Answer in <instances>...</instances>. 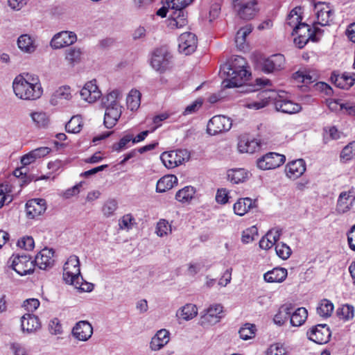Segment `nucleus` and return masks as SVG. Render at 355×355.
I'll return each instance as SVG.
<instances>
[{
  "label": "nucleus",
  "mask_w": 355,
  "mask_h": 355,
  "mask_svg": "<svg viewBox=\"0 0 355 355\" xmlns=\"http://www.w3.org/2000/svg\"><path fill=\"white\" fill-rule=\"evenodd\" d=\"M170 333L165 329L157 331L150 342V349L152 351H158L162 349L170 340Z\"/></svg>",
  "instance_id": "a878e982"
},
{
  "label": "nucleus",
  "mask_w": 355,
  "mask_h": 355,
  "mask_svg": "<svg viewBox=\"0 0 355 355\" xmlns=\"http://www.w3.org/2000/svg\"><path fill=\"white\" fill-rule=\"evenodd\" d=\"M77 40L76 35L71 31H61L55 34L51 40L50 45L53 49L69 46Z\"/></svg>",
  "instance_id": "dca6fc26"
},
{
  "label": "nucleus",
  "mask_w": 355,
  "mask_h": 355,
  "mask_svg": "<svg viewBox=\"0 0 355 355\" xmlns=\"http://www.w3.org/2000/svg\"><path fill=\"white\" fill-rule=\"evenodd\" d=\"M83 51L80 48L69 47L65 50V60L71 67H74L81 61Z\"/></svg>",
  "instance_id": "f704fd0d"
},
{
  "label": "nucleus",
  "mask_w": 355,
  "mask_h": 355,
  "mask_svg": "<svg viewBox=\"0 0 355 355\" xmlns=\"http://www.w3.org/2000/svg\"><path fill=\"white\" fill-rule=\"evenodd\" d=\"M10 349L13 355H28V352L26 347L20 343H12Z\"/></svg>",
  "instance_id": "69168bd1"
},
{
  "label": "nucleus",
  "mask_w": 355,
  "mask_h": 355,
  "mask_svg": "<svg viewBox=\"0 0 355 355\" xmlns=\"http://www.w3.org/2000/svg\"><path fill=\"white\" fill-rule=\"evenodd\" d=\"M198 314V309L193 304H187L182 306L177 313V315L184 320H189L196 317Z\"/></svg>",
  "instance_id": "ea45409f"
},
{
  "label": "nucleus",
  "mask_w": 355,
  "mask_h": 355,
  "mask_svg": "<svg viewBox=\"0 0 355 355\" xmlns=\"http://www.w3.org/2000/svg\"><path fill=\"white\" fill-rule=\"evenodd\" d=\"M80 96L84 101L89 103H94L101 96V92L96 85V80L85 83L80 90Z\"/></svg>",
  "instance_id": "6ab92c4d"
},
{
  "label": "nucleus",
  "mask_w": 355,
  "mask_h": 355,
  "mask_svg": "<svg viewBox=\"0 0 355 355\" xmlns=\"http://www.w3.org/2000/svg\"><path fill=\"white\" fill-rule=\"evenodd\" d=\"M293 78L297 82H301L304 84H309L315 81V78L313 76L311 75L309 72L306 70H299L294 73Z\"/></svg>",
  "instance_id": "09e8293b"
},
{
  "label": "nucleus",
  "mask_w": 355,
  "mask_h": 355,
  "mask_svg": "<svg viewBox=\"0 0 355 355\" xmlns=\"http://www.w3.org/2000/svg\"><path fill=\"white\" fill-rule=\"evenodd\" d=\"M308 316L307 310L304 307L297 309L291 313L290 322L292 326L300 327L306 321Z\"/></svg>",
  "instance_id": "4c0bfd02"
},
{
  "label": "nucleus",
  "mask_w": 355,
  "mask_h": 355,
  "mask_svg": "<svg viewBox=\"0 0 355 355\" xmlns=\"http://www.w3.org/2000/svg\"><path fill=\"white\" fill-rule=\"evenodd\" d=\"M275 251L277 255L283 260L288 259L292 253L290 247L283 242L276 244Z\"/></svg>",
  "instance_id": "8fccbe9b"
},
{
  "label": "nucleus",
  "mask_w": 355,
  "mask_h": 355,
  "mask_svg": "<svg viewBox=\"0 0 355 355\" xmlns=\"http://www.w3.org/2000/svg\"><path fill=\"white\" fill-rule=\"evenodd\" d=\"M256 327L254 324L246 323L242 327L239 333L241 339L247 340L255 336Z\"/></svg>",
  "instance_id": "de8ad7c7"
},
{
  "label": "nucleus",
  "mask_w": 355,
  "mask_h": 355,
  "mask_svg": "<svg viewBox=\"0 0 355 355\" xmlns=\"http://www.w3.org/2000/svg\"><path fill=\"white\" fill-rule=\"evenodd\" d=\"M156 232L159 236H164L171 232V227L165 219H161L157 224Z\"/></svg>",
  "instance_id": "864d4df0"
},
{
  "label": "nucleus",
  "mask_w": 355,
  "mask_h": 355,
  "mask_svg": "<svg viewBox=\"0 0 355 355\" xmlns=\"http://www.w3.org/2000/svg\"><path fill=\"white\" fill-rule=\"evenodd\" d=\"M141 94L138 90H131L126 98L128 108L130 110H136L140 105Z\"/></svg>",
  "instance_id": "c03bdc74"
},
{
  "label": "nucleus",
  "mask_w": 355,
  "mask_h": 355,
  "mask_svg": "<svg viewBox=\"0 0 355 355\" xmlns=\"http://www.w3.org/2000/svg\"><path fill=\"white\" fill-rule=\"evenodd\" d=\"M49 328L51 334L59 335L62 333V324L58 318H53L50 321Z\"/></svg>",
  "instance_id": "052dcab7"
},
{
  "label": "nucleus",
  "mask_w": 355,
  "mask_h": 355,
  "mask_svg": "<svg viewBox=\"0 0 355 355\" xmlns=\"http://www.w3.org/2000/svg\"><path fill=\"white\" fill-rule=\"evenodd\" d=\"M63 280L80 292H91L94 284L85 281L80 274V261L77 256H70L63 268Z\"/></svg>",
  "instance_id": "20e7f679"
},
{
  "label": "nucleus",
  "mask_w": 355,
  "mask_h": 355,
  "mask_svg": "<svg viewBox=\"0 0 355 355\" xmlns=\"http://www.w3.org/2000/svg\"><path fill=\"white\" fill-rule=\"evenodd\" d=\"M257 200H253L250 198H239L234 205V211L240 216H244L251 209L255 207Z\"/></svg>",
  "instance_id": "c85d7f7f"
},
{
  "label": "nucleus",
  "mask_w": 355,
  "mask_h": 355,
  "mask_svg": "<svg viewBox=\"0 0 355 355\" xmlns=\"http://www.w3.org/2000/svg\"><path fill=\"white\" fill-rule=\"evenodd\" d=\"M82 128V119L78 116L71 118L65 125V129L69 133H78Z\"/></svg>",
  "instance_id": "49530a36"
},
{
  "label": "nucleus",
  "mask_w": 355,
  "mask_h": 355,
  "mask_svg": "<svg viewBox=\"0 0 355 355\" xmlns=\"http://www.w3.org/2000/svg\"><path fill=\"white\" fill-rule=\"evenodd\" d=\"M302 8L297 6L291 10L287 16V20H292V22H302Z\"/></svg>",
  "instance_id": "4d7b16f0"
},
{
  "label": "nucleus",
  "mask_w": 355,
  "mask_h": 355,
  "mask_svg": "<svg viewBox=\"0 0 355 355\" xmlns=\"http://www.w3.org/2000/svg\"><path fill=\"white\" fill-rule=\"evenodd\" d=\"M122 113V106L116 105L115 107L107 105L105 107L104 116V125L107 128H113L117 123Z\"/></svg>",
  "instance_id": "393cba45"
},
{
  "label": "nucleus",
  "mask_w": 355,
  "mask_h": 355,
  "mask_svg": "<svg viewBox=\"0 0 355 355\" xmlns=\"http://www.w3.org/2000/svg\"><path fill=\"white\" fill-rule=\"evenodd\" d=\"M18 47L24 52L32 53L36 49V45L32 37L27 34L21 35L17 40Z\"/></svg>",
  "instance_id": "e433bc0d"
},
{
  "label": "nucleus",
  "mask_w": 355,
  "mask_h": 355,
  "mask_svg": "<svg viewBox=\"0 0 355 355\" xmlns=\"http://www.w3.org/2000/svg\"><path fill=\"white\" fill-rule=\"evenodd\" d=\"M117 202L115 200H109L103 205L102 211L106 217L112 216L117 209Z\"/></svg>",
  "instance_id": "6e6d98bb"
},
{
  "label": "nucleus",
  "mask_w": 355,
  "mask_h": 355,
  "mask_svg": "<svg viewBox=\"0 0 355 355\" xmlns=\"http://www.w3.org/2000/svg\"><path fill=\"white\" fill-rule=\"evenodd\" d=\"M333 303L327 299L322 300L317 307L318 314L323 318L329 317L334 311Z\"/></svg>",
  "instance_id": "37998d69"
},
{
  "label": "nucleus",
  "mask_w": 355,
  "mask_h": 355,
  "mask_svg": "<svg viewBox=\"0 0 355 355\" xmlns=\"http://www.w3.org/2000/svg\"><path fill=\"white\" fill-rule=\"evenodd\" d=\"M190 158V153L186 149H178L162 153L160 159L168 168H173L182 164Z\"/></svg>",
  "instance_id": "6e6552de"
},
{
  "label": "nucleus",
  "mask_w": 355,
  "mask_h": 355,
  "mask_svg": "<svg viewBox=\"0 0 355 355\" xmlns=\"http://www.w3.org/2000/svg\"><path fill=\"white\" fill-rule=\"evenodd\" d=\"M122 98V94L119 89H114L110 92L105 97L103 98V103L105 107L107 105L115 107L116 105H121L120 100Z\"/></svg>",
  "instance_id": "79ce46f5"
},
{
  "label": "nucleus",
  "mask_w": 355,
  "mask_h": 355,
  "mask_svg": "<svg viewBox=\"0 0 355 355\" xmlns=\"http://www.w3.org/2000/svg\"><path fill=\"white\" fill-rule=\"evenodd\" d=\"M15 95L23 100H35L43 92L38 77L30 73L17 76L12 83Z\"/></svg>",
  "instance_id": "f03ea898"
},
{
  "label": "nucleus",
  "mask_w": 355,
  "mask_h": 355,
  "mask_svg": "<svg viewBox=\"0 0 355 355\" xmlns=\"http://www.w3.org/2000/svg\"><path fill=\"white\" fill-rule=\"evenodd\" d=\"M193 1V0H166V4L173 10L170 15V19L175 22H178V20H187L188 14L184 8Z\"/></svg>",
  "instance_id": "f8f14e48"
},
{
  "label": "nucleus",
  "mask_w": 355,
  "mask_h": 355,
  "mask_svg": "<svg viewBox=\"0 0 355 355\" xmlns=\"http://www.w3.org/2000/svg\"><path fill=\"white\" fill-rule=\"evenodd\" d=\"M234 12L243 20L252 19L259 12V8L257 0L243 2V0H232Z\"/></svg>",
  "instance_id": "423d86ee"
},
{
  "label": "nucleus",
  "mask_w": 355,
  "mask_h": 355,
  "mask_svg": "<svg viewBox=\"0 0 355 355\" xmlns=\"http://www.w3.org/2000/svg\"><path fill=\"white\" fill-rule=\"evenodd\" d=\"M30 116L35 125L40 128L47 127L50 121L47 114L42 111L32 112Z\"/></svg>",
  "instance_id": "58836bf2"
},
{
  "label": "nucleus",
  "mask_w": 355,
  "mask_h": 355,
  "mask_svg": "<svg viewBox=\"0 0 355 355\" xmlns=\"http://www.w3.org/2000/svg\"><path fill=\"white\" fill-rule=\"evenodd\" d=\"M245 65V60L237 55L230 63L225 64L220 68V76H226L222 83L223 88L236 87L242 85L243 80L250 76Z\"/></svg>",
  "instance_id": "7ed1b4c3"
},
{
  "label": "nucleus",
  "mask_w": 355,
  "mask_h": 355,
  "mask_svg": "<svg viewBox=\"0 0 355 355\" xmlns=\"http://www.w3.org/2000/svg\"><path fill=\"white\" fill-rule=\"evenodd\" d=\"M71 98V89L69 86L59 87L52 95L51 103L57 105L62 103L63 101H69Z\"/></svg>",
  "instance_id": "473e14b6"
},
{
  "label": "nucleus",
  "mask_w": 355,
  "mask_h": 355,
  "mask_svg": "<svg viewBox=\"0 0 355 355\" xmlns=\"http://www.w3.org/2000/svg\"><path fill=\"white\" fill-rule=\"evenodd\" d=\"M309 340L317 344L327 343L331 337V331L327 324H318L307 331Z\"/></svg>",
  "instance_id": "2eb2a0df"
},
{
  "label": "nucleus",
  "mask_w": 355,
  "mask_h": 355,
  "mask_svg": "<svg viewBox=\"0 0 355 355\" xmlns=\"http://www.w3.org/2000/svg\"><path fill=\"white\" fill-rule=\"evenodd\" d=\"M198 40L194 33L185 32L178 38V51L186 55L193 53L197 48Z\"/></svg>",
  "instance_id": "4468645a"
},
{
  "label": "nucleus",
  "mask_w": 355,
  "mask_h": 355,
  "mask_svg": "<svg viewBox=\"0 0 355 355\" xmlns=\"http://www.w3.org/2000/svg\"><path fill=\"white\" fill-rule=\"evenodd\" d=\"M286 161V157L277 153H269L257 160V166L262 170L276 168Z\"/></svg>",
  "instance_id": "ddd939ff"
},
{
  "label": "nucleus",
  "mask_w": 355,
  "mask_h": 355,
  "mask_svg": "<svg viewBox=\"0 0 355 355\" xmlns=\"http://www.w3.org/2000/svg\"><path fill=\"white\" fill-rule=\"evenodd\" d=\"M46 209V203L44 199L34 198L29 200L26 204V216L29 218H35L42 215Z\"/></svg>",
  "instance_id": "a211bd4d"
},
{
  "label": "nucleus",
  "mask_w": 355,
  "mask_h": 355,
  "mask_svg": "<svg viewBox=\"0 0 355 355\" xmlns=\"http://www.w3.org/2000/svg\"><path fill=\"white\" fill-rule=\"evenodd\" d=\"M284 63L285 58L282 54L272 55L263 62L262 70L266 73L280 70L284 67Z\"/></svg>",
  "instance_id": "5701e85b"
},
{
  "label": "nucleus",
  "mask_w": 355,
  "mask_h": 355,
  "mask_svg": "<svg viewBox=\"0 0 355 355\" xmlns=\"http://www.w3.org/2000/svg\"><path fill=\"white\" fill-rule=\"evenodd\" d=\"M347 235L349 248L355 251V224L347 232Z\"/></svg>",
  "instance_id": "338daca9"
},
{
  "label": "nucleus",
  "mask_w": 355,
  "mask_h": 355,
  "mask_svg": "<svg viewBox=\"0 0 355 355\" xmlns=\"http://www.w3.org/2000/svg\"><path fill=\"white\" fill-rule=\"evenodd\" d=\"M17 245L26 250H31L34 248L35 242L31 236H24L18 241Z\"/></svg>",
  "instance_id": "13d9d810"
},
{
  "label": "nucleus",
  "mask_w": 355,
  "mask_h": 355,
  "mask_svg": "<svg viewBox=\"0 0 355 355\" xmlns=\"http://www.w3.org/2000/svg\"><path fill=\"white\" fill-rule=\"evenodd\" d=\"M341 110H345L350 116H355V103L347 101L340 104Z\"/></svg>",
  "instance_id": "774afa93"
},
{
  "label": "nucleus",
  "mask_w": 355,
  "mask_h": 355,
  "mask_svg": "<svg viewBox=\"0 0 355 355\" xmlns=\"http://www.w3.org/2000/svg\"><path fill=\"white\" fill-rule=\"evenodd\" d=\"M39 318L30 313H26L21 317V327L24 332L33 333L40 328Z\"/></svg>",
  "instance_id": "cd10ccee"
},
{
  "label": "nucleus",
  "mask_w": 355,
  "mask_h": 355,
  "mask_svg": "<svg viewBox=\"0 0 355 355\" xmlns=\"http://www.w3.org/2000/svg\"><path fill=\"white\" fill-rule=\"evenodd\" d=\"M228 178L229 180L234 183L239 184L240 182H244L248 178V173L243 168H236L230 170L228 172Z\"/></svg>",
  "instance_id": "a18cd8bd"
},
{
  "label": "nucleus",
  "mask_w": 355,
  "mask_h": 355,
  "mask_svg": "<svg viewBox=\"0 0 355 355\" xmlns=\"http://www.w3.org/2000/svg\"><path fill=\"white\" fill-rule=\"evenodd\" d=\"M313 11L317 18L316 22H329L333 20L334 10L330 3L318 1L313 3Z\"/></svg>",
  "instance_id": "f3484780"
},
{
  "label": "nucleus",
  "mask_w": 355,
  "mask_h": 355,
  "mask_svg": "<svg viewBox=\"0 0 355 355\" xmlns=\"http://www.w3.org/2000/svg\"><path fill=\"white\" fill-rule=\"evenodd\" d=\"M330 80L335 86L343 89H349L355 83V78L352 76H349L347 73L340 75L336 71L332 72Z\"/></svg>",
  "instance_id": "bb28decb"
},
{
  "label": "nucleus",
  "mask_w": 355,
  "mask_h": 355,
  "mask_svg": "<svg viewBox=\"0 0 355 355\" xmlns=\"http://www.w3.org/2000/svg\"><path fill=\"white\" fill-rule=\"evenodd\" d=\"M241 153H253L260 148V142L255 139H243L238 144Z\"/></svg>",
  "instance_id": "72a5a7b5"
},
{
  "label": "nucleus",
  "mask_w": 355,
  "mask_h": 355,
  "mask_svg": "<svg viewBox=\"0 0 355 355\" xmlns=\"http://www.w3.org/2000/svg\"><path fill=\"white\" fill-rule=\"evenodd\" d=\"M306 171V163L304 159H298L288 162L285 168L286 176L293 180L300 178Z\"/></svg>",
  "instance_id": "4be33fe9"
},
{
  "label": "nucleus",
  "mask_w": 355,
  "mask_h": 355,
  "mask_svg": "<svg viewBox=\"0 0 355 355\" xmlns=\"http://www.w3.org/2000/svg\"><path fill=\"white\" fill-rule=\"evenodd\" d=\"M202 103V100L201 99L198 98L196 100L191 104L186 107L184 111L183 112V114L189 115L196 112L201 107Z\"/></svg>",
  "instance_id": "e2e57ef3"
},
{
  "label": "nucleus",
  "mask_w": 355,
  "mask_h": 355,
  "mask_svg": "<svg viewBox=\"0 0 355 355\" xmlns=\"http://www.w3.org/2000/svg\"><path fill=\"white\" fill-rule=\"evenodd\" d=\"M285 94L284 91L261 90L257 94L259 101L248 103V107L259 110L266 107L270 101H273L277 111L289 114L299 112L302 109L301 105L285 98Z\"/></svg>",
  "instance_id": "f257e3e1"
},
{
  "label": "nucleus",
  "mask_w": 355,
  "mask_h": 355,
  "mask_svg": "<svg viewBox=\"0 0 355 355\" xmlns=\"http://www.w3.org/2000/svg\"><path fill=\"white\" fill-rule=\"evenodd\" d=\"M355 202V193L352 190L343 191L340 193L337 205L336 211L339 214H344L348 211Z\"/></svg>",
  "instance_id": "aec40b11"
},
{
  "label": "nucleus",
  "mask_w": 355,
  "mask_h": 355,
  "mask_svg": "<svg viewBox=\"0 0 355 355\" xmlns=\"http://www.w3.org/2000/svg\"><path fill=\"white\" fill-rule=\"evenodd\" d=\"M288 275L287 270L284 268H275L263 275L266 282L281 283L285 280Z\"/></svg>",
  "instance_id": "c756f323"
},
{
  "label": "nucleus",
  "mask_w": 355,
  "mask_h": 355,
  "mask_svg": "<svg viewBox=\"0 0 355 355\" xmlns=\"http://www.w3.org/2000/svg\"><path fill=\"white\" fill-rule=\"evenodd\" d=\"M267 355H286V353L282 345L275 343L271 345L268 349Z\"/></svg>",
  "instance_id": "bf43d9fd"
},
{
  "label": "nucleus",
  "mask_w": 355,
  "mask_h": 355,
  "mask_svg": "<svg viewBox=\"0 0 355 355\" xmlns=\"http://www.w3.org/2000/svg\"><path fill=\"white\" fill-rule=\"evenodd\" d=\"M293 306L291 304H285L280 306L278 312L275 315L274 322L281 326L290 318Z\"/></svg>",
  "instance_id": "c9c22d12"
},
{
  "label": "nucleus",
  "mask_w": 355,
  "mask_h": 355,
  "mask_svg": "<svg viewBox=\"0 0 355 355\" xmlns=\"http://www.w3.org/2000/svg\"><path fill=\"white\" fill-rule=\"evenodd\" d=\"M196 189L191 186H187L179 190L175 195V199L181 202H188L194 196Z\"/></svg>",
  "instance_id": "a19ab883"
},
{
  "label": "nucleus",
  "mask_w": 355,
  "mask_h": 355,
  "mask_svg": "<svg viewBox=\"0 0 355 355\" xmlns=\"http://www.w3.org/2000/svg\"><path fill=\"white\" fill-rule=\"evenodd\" d=\"M316 24H297L294 28L292 35H296L294 38V43L299 49H302L309 40L315 42L317 40L316 35L320 32V28L315 27ZM322 26L329 24H319Z\"/></svg>",
  "instance_id": "39448f33"
},
{
  "label": "nucleus",
  "mask_w": 355,
  "mask_h": 355,
  "mask_svg": "<svg viewBox=\"0 0 355 355\" xmlns=\"http://www.w3.org/2000/svg\"><path fill=\"white\" fill-rule=\"evenodd\" d=\"M40 301L36 298L27 299L23 302V307L28 312H34L40 306Z\"/></svg>",
  "instance_id": "680f3d73"
},
{
  "label": "nucleus",
  "mask_w": 355,
  "mask_h": 355,
  "mask_svg": "<svg viewBox=\"0 0 355 355\" xmlns=\"http://www.w3.org/2000/svg\"><path fill=\"white\" fill-rule=\"evenodd\" d=\"M178 184V178L174 175H167L161 178L157 182L156 191L164 193L171 189L174 185Z\"/></svg>",
  "instance_id": "7c9ffc66"
},
{
  "label": "nucleus",
  "mask_w": 355,
  "mask_h": 355,
  "mask_svg": "<svg viewBox=\"0 0 355 355\" xmlns=\"http://www.w3.org/2000/svg\"><path fill=\"white\" fill-rule=\"evenodd\" d=\"M355 156V141L350 142L342 150L340 158L349 160Z\"/></svg>",
  "instance_id": "5fc2aeb1"
},
{
  "label": "nucleus",
  "mask_w": 355,
  "mask_h": 355,
  "mask_svg": "<svg viewBox=\"0 0 355 355\" xmlns=\"http://www.w3.org/2000/svg\"><path fill=\"white\" fill-rule=\"evenodd\" d=\"M258 235V230L255 226H252L243 232L242 242L244 243H249L255 239Z\"/></svg>",
  "instance_id": "603ef678"
},
{
  "label": "nucleus",
  "mask_w": 355,
  "mask_h": 355,
  "mask_svg": "<svg viewBox=\"0 0 355 355\" xmlns=\"http://www.w3.org/2000/svg\"><path fill=\"white\" fill-rule=\"evenodd\" d=\"M232 125V120L230 118L224 115H216L209 121L207 132L210 135H216L228 131Z\"/></svg>",
  "instance_id": "9d476101"
},
{
  "label": "nucleus",
  "mask_w": 355,
  "mask_h": 355,
  "mask_svg": "<svg viewBox=\"0 0 355 355\" xmlns=\"http://www.w3.org/2000/svg\"><path fill=\"white\" fill-rule=\"evenodd\" d=\"M336 313L340 318L349 320L354 317V307L349 304L343 305L338 309Z\"/></svg>",
  "instance_id": "3c124183"
},
{
  "label": "nucleus",
  "mask_w": 355,
  "mask_h": 355,
  "mask_svg": "<svg viewBox=\"0 0 355 355\" xmlns=\"http://www.w3.org/2000/svg\"><path fill=\"white\" fill-rule=\"evenodd\" d=\"M132 139V135H127L123 137L118 143L113 144L112 148L115 151H121L125 148L126 145Z\"/></svg>",
  "instance_id": "0e129e2a"
},
{
  "label": "nucleus",
  "mask_w": 355,
  "mask_h": 355,
  "mask_svg": "<svg viewBox=\"0 0 355 355\" xmlns=\"http://www.w3.org/2000/svg\"><path fill=\"white\" fill-rule=\"evenodd\" d=\"M252 29L251 24H246L237 31L235 36V43L239 50L243 51L245 49L246 37L252 32Z\"/></svg>",
  "instance_id": "2f4dec72"
},
{
  "label": "nucleus",
  "mask_w": 355,
  "mask_h": 355,
  "mask_svg": "<svg viewBox=\"0 0 355 355\" xmlns=\"http://www.w3.org/2000/svg\"><path fill=\"white\" fill-rule=\"evenodd\" d=\"M34 266V261H31V257L26 254L15 256L12 261V269L21 276L33 273Z\"/></svg>",
  "instance_id": "9b49d317"
},
{
  "label": "nucleus",
  "mask_w": 355,
  "mask_h": 355,
  "mask_svg": "<svg viewBox=\"0 0 355 355\" xmlns=\"http://www.w3.org/2000/svg\"><path fill=\"white\" fill-rule=\"evenodd\" d=\"M171 58L166 47L157 49L151 58V66L155 70L162 73L169 67Z\"/></svg>",
  "instance_id": "1a4fd4ad"
},
{
  "label": "nucleus",
  "mask_w": 355,
  "mask_h": 355,
  "mask_svg": "<svg viewBox=\"0 0 355 355\" xmlns=\"http://www.w3.org/2000/svg\"><path fill=\"white\" fill-rule=\"evenodd\" d=\"M54 251L52 249L44 248L35 257L34 262L40 269L46 270L53 266Z\"/></svg>",
  "instance_id": "412c9836"
},
{
  "label": "nucleus",
  "mask_w": 355,
  "mask_h": 355,
  "mask_svg": "<svg viewBox=\"0 0 355 355\" xmlns=\"http://www.w3.org/2000/svg\"><path fill=\"white\" fill-rule=\"evenodd\" d=\"M93 328L87 321H79L72 329L73 336L79 340L86 341L91 338Z\"/></svg>",
  "instance_id": "b1692460"
},
{
  "label": "nucleus",
  "mask_w": 355,
  "mask_h": 355,
  "mask_svg": "<svg viewBox=\"0 0 355 355\" xmlns=\"http://www.w3.org/2000/svg\"><path fill=\"white\" fill-rule=\"evenodd\" d=\"M221 304H212L200 313V324L202 327L212 326L224 317Z\"/></svg>",
  "instance_id": "0eeeda50"
}]
</instances>
